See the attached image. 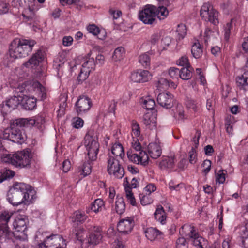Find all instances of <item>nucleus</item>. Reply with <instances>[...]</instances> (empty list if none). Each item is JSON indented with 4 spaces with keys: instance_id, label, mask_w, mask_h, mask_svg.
<instances>
[{
    "instance_id": "obj_3",
    "label": "nucleus",
    "mask_w": 248,
    "mask_h": 248,
    "mask_svg": "<svg viewBox=\"0 0 248 248\" xmlns=\"http://www.w3.org/2000/svg\"><path fill=\"white\" fill-rule=\"evenodd\" d=\"M35 43V41L33 40H21L18 38L14 39L12 42L9 48L10 57L17 59L27 56L31 51L32 47Z\"/></svg>"
},
{
    "instance_id": "obj_60",
    "label": "nucleus",
    "mask_w": 248,
    "mask_h": 248,
    "mask_svg": "<svg viewBox=\"0 0 248 248\" xmlns=\"http://www.w3.org/2000/svg\"><path fill=\"white\" fill-rule=\"evenodd\" d=\"M232 29V22L227 23L224 26V36L226 40H228L230 37V34L231 29Z\"/></svg>"
},
{
    "instance_id": "obj_6",
    "label": "nucleus",
    "mask_w": 248,
    "mask_h": 248,
    "mask_svg": "<svg viewBox=\"0 0 248 248\" xmlns=\"http://www.w3.org/2000/svg\"><path fill=\"white\" fill-rule=\"evenodd\" d=\"M200 15L202 19L209 21L215 25L218 24V13L209 3H204L201 7Z\"/></svg>"
},
{
    "instance_id": "obj_10",
    "label": "nucleus",
    "mask_w": 248,
    "mask_h": 248,
    "mask_svg": "<svg viewBox=\"0 0 248 248\" xmlns=\"http://www.w3.org/2000/svg\"><path fill=\"white\" fill-rule=\"evenodd\" d=\"M156 7L152 5H146L140 11L139 18L144 24H152L155 19L156 16Z\"/></svg>"
},
{
    "instance_id": "obj_56",
    "label": "nucleus",
    "mask_w": 248,
    "mask_h": 248,
    "mask_svg": "<svg viewBox=\"0 0 248 248\" xmlns=\"http://www.w3.org/2000/svg\"><path fill=\"white\" fill-rule=\"evenodd\" d=\"M177 62L178 65L183 66L184 67H190V66L188 57L186 56H182L181 58L179 59V60L177 61Z\"/></svg>"
},
{
    "instance_id": "obj_4",
    "label": "nucleus",
    "mask_w": 248,
    "mask_h": 248,
    "mask_svg": "<svg viewBox=\"0 0 248 248\" xmlns=\"http://www.w3.org/2000/svg\"><path fill=\"white\" fill-rule=\"evenodd\" d=\"M179 232L181 235L186 236V239L194 246L199 248H204L203 245L205 243L204 239L199 235L193 226L185 224L181 228Z\"/></svg>"
},
{
    "instance_id": "obj_45",
    "label": "nucleus",
    "mask_w": 248,
    "mask_h": 248,
    "mask_svg": "<svg viewBox=\"0 0 248 248\" xmlns=\"http://www.w3.org/2000/svg\"><path fill=\"white\" fill-rule=\"evenodd\" d=\"M24 119H26L30 122L27 123V127L32 126L35 124V123L42 124L45 122L44 118L42 116H37L34 119L28 118H24Z\"/></svg>"
},
{
    "instance_id": "obj_37",
    "label": "nucleus",
    "mask_w": 248,
    "mask_h": 248,
    "mask_svg": "<svg viewBox=\"0 0 248 248\" xmlns=\"http://www.w3.org/2000/svg\"><path fill=\"white\" fill-rule=\"evenodd\" d=\"M72 234L75 236V238L78 241L82 242L84 239V231L82 228L77 226L72 230Z\"/></svg>"
},
{
    "instance_id": "obj_34",
    "label": "nucleus",
    "mask_w": 248,
    "mask_h": 248,
    "mask_svg": "<svg viewBox=\"0 0 248 248\" xmlns=\"http://www.w3.org/2000/svg\"><path fill=\"white\" fill-rule=\"evenodd\" d=\"M115 209L118 214H123L125 209V204L122 197L117 196L115 202Z\"/></svg>"
},
{
    "instance_id": "obj_47",
    "label": "nucleus",
    "mask_w": 248,
    "mask_h": 248,
    "mask_svg": "<svg viewBox=\"0 0 248 248\" xmlns=\"http://www.w3.org/2000/svg\"><path fill=\"white\" fill-rule=\"evenodd\" d=\"M34 13L30 7L25 9L22 13V16L26 21H31L34 17Z\"/></svg>"
},
{
    "instance_id": "obj_31",
    "label": "nucleus",
    "mask_w": 248,
    "mask_h": 248,
    "mask_svg": "<svg viewBox=\"0 0 248 248\" xmlns=\"http://www.w3.org/2000/svg\"><path fill=\"white\" fill-rule=\"evenodd\" d=\"M146 237L148 239L153 241L158 236L161 235L162 232L155 228H148L145 232Z\"/></svg>"
},
{
    "instance_id": "obj_13",
    "label": "nucleus",
    "mask_w": 248,
    "mask_h": 248,
    "mask_svg": "<svg viewBox=\"0 0 248 248\" xmlns=\"http://www.w3.org/2000/svg\"><path fill=\"white\" fill-rule=\"evenodd\" d=\"M127 155L128 159L134 163L146 166L148 163L149 156L145 151L140 152L139 155L127 152Z\"/></svg>"
},
{
    "instance_id": "obj_64",
    "label": "nucleus",
    "mask_w": 248,
    "mask_h": 248,
    "mask_svg": "<svg viewBox=\"0 0 248 248\" xmlns=\"http://www.w3.org/2000/svg\"><path fill=\"white\" fill-rule=\"evenodd\" d=\"M8 10V6L7 3L0 2V15L7 13Z\"/></svg>"
},
{
    "instance_id": "obj_26",
    "label": "nucleus",
    "mask_w": 248,
    "mask_h": 248,
    "mask_svg": "<svg viewBox=\"0 0 248 248\" xmlns=\"http://www.w3.org/2000/svg\"><path fill=\"white\" fill-rule=\"evenodd\" d=\"M236 83L240 89L248 90V71L236 78Z\"/></svg>"
},
{
    "instance_id": "obj_20",
    "label": "nucleus",
    "mask_w": 248,
    "mask_h": 248,
    "mask_svg": "<svg viewBox=\"0 0 248 248\" xmlns=\"http://www.w3.org/2000/svg\"><path fill=\"white\" fill-rule=\"evenodd\" d=\"M142 122L147 129L155 130L156 128V118L151 113H148L144 115Z\"/></svg>"
},
{
    "instance_id": "obj_49",
    "label": "nucleus",
    "mask_w": 248,
    "mask_h": 248,
    "mask_svg": "<svg viewBox=\"0 0 248 248\" xmlns=\"http://www.w3.org/2000/svg\"><path fill=\"white\" fill-rule=\"evenodd\" d=\"M125 193L128 202L132 205L135 206L136 204V200L129 186L125 187Z\"/></svg>"
},
{
    "instance_id": "obj_33",
    "label": "nucleus",
    "mask_w": 248,
    "mask_h": 248,
    "mask_svg": "<svg viewBox=\"0 0 248 248\" xmlns=\"http://www.w3.org/2000/svg\"><path fill=\"white\" fill-rule=\"evenodd\" d=\"M192 68L190 66L184 67L180 70V78L183 80H188L190 79L192 76Z\"/></svg>"
},
{
    "instance_id": "obj_23",
    "label": "nucleus",
    "mask_w": 248,
    "mask_h": 248,
    "mask_svg": "<svg viewBox=\"0 0 248 248\" xmlns=\"http://www.w3.org/2000/svg\"><path fill=\"white\" fill-rule=\"evenodd\" d=\"M148 153L151 157L156 159L161 155L162 150L160 146L157 143H151L148 146Z\"/></svg>"
},
{
    "instance_id": "obj_15",
    "label": "nucleus",
    "mask_w": 248,
    "mask_h": 248,
    "mask_svg": "<svg viewBox=\"0 0 248 248\" xmlns=\"http://www.w3.org/2000/svg\"><path fill=\"white\" fill-rule=\"evenodd\" d=\"M134 225V221L132 218L127 217L126 219L121 220L117 225V230L124 234L131 232Z\"/></svg>"
},
{
    "instance_id": "obj_32",
    "label": "nucleus",
    "mask_w": 248,
    "mask_h": 248,
    "mask_svg": "<svg viewBox=\"0 0 248 248\" xmlns=\"http://www.w3.org/2000/svg\"><path fill=\"white\" fill-rule=\"evenodd\" d=\"M111 153L114 156V157H120L121 158L124 156V150L120 143H116L114 144L111 148Z\"/></svg>"
},
{
    "instance_id": "obj_35",
    "label": "nucleus",
    "mask_w": 248,
    "mask_h": 248,
    "mask_svg": "<svg viewBox=\"0 0 248 248\" xmlns=\"http://www.w3.org/2000/svg\"><path fill=\"white\" fill-rule=\"evenodd\" d=\"M15 173L14 171L4 169L0 171V183L5 180L12 178L14 176Z\"/></svg>"
},
{
    "instance_id": "obj_42",
    "label": "nucleus",
    "mask_w": 248,
    "mask_h": 248,
    "mask_svg": "<svg viewBox=\"0 0 248 248\" xmlns=\"http://www.w3.org/2000/svg\"><path fill=\"white\" fill-rule=\"evenodd\" d=\"M185 104L187 108L192 109L194 111L197 110L198 103L196 100L190 97H186Z\"/></svg>"
},
{
    "instance_id": "obj_19",
    "label": "nucleus",
    "mask_w": 248,
    "mask_h": 248,
    "mask_svg": "<svg viewBox=\"0 0 248 248\" xmlns=\"http://www.w3.org/2000/svg\"><path fill=\"white\" fill-rule=\"evenodd\" d=\"M236 231L242 239L243 245L247 248L248 243V222L238 226L236 228Z\"/></svg>"
},
{
    "instance_id": "obj_5",
    "label": "nucleus",
    "mask_w": 248,
    "mask_h": 248,
    "mask_svg": "<svg viewBox=\"0 0 248 248\" xmlns=\"http://www.w3.org/2000/svg\"><path fill=\"white\" fill-rule=\"evenodd\" d=\"M12 213L8 211L0 213V237L1 239H12L14 237V233L8 226Z\"/></svg>"
},
{
    "instance_id": "obj_55",
    "label": "nucleus",
    "mask_w": 248,
    "mask_h": 248,
    "mask_svg": "<svg viewBox=\"0 0 248 248\" xmlns=\"http://www.w3.org/2000/svg\"><path fill=\"white\" fill-rule=\"evenodd\" d=\"M83 124V120L79 117L74 118L72 119V125L75 128L78 129L82 127Z\"/></svg>"
},
{
    "instance_id": "obj_54",
    "label": "nucleus",
    "mask_w": 248,
    "mask_h": 248,
    "mask_svg": "<svg viewBox=\"0 0 248 248\" xmlns=\"http://www.w3.org/2000/svg\"><path fill=\"white\" fill-rule=\"evenodd\" d=\"M180 70L177 68L171 67L169 70V74L173 79H177L180 77Z\"/></svg>"
},
{
    "instance_id": "obj_27",
    "label": "nucleus",
    "mask_w": 248,
    "mask_h": 248,
    "mask_svg": "<svg viewBox=\"0 0 248 248\" xmlns=\"http://www.w3.org/2000/svg\"><path fill=\"white\" fill-rule=\"evenodd\" d=\"M87 31L93 34L95 36L100 35L98 36L99 39L103 40L105 38V32L103 31L100 30L98 27H97L94 24L89 25L87 27Z\"/></svg>"
},
{
    "instance_id": "obj_58",
    "label": "nucleus",
    "mask_w": 248,
    "mask_h": 248,
    "mask_svg": "<svg viewBox=\"0 0 248 248\" xmlns=\"http://www.w3.org/2000/svg\"><path fill=\"white\" fill-rule=\"evenodd\" d=\"M196 151L195 148L192 147L189 152V162L192 164H195L197 159Z\"/></svg>"
},
{
    "instance_id": "obj_61",
    "label": "nucleus",
    "mask_w": 248,
    "mask_h": 248,
    "mask_svg": "<svg viewBox=\"0 0 248 248\" xmlns=\"http://www.w3.org/2000/svg\"><path fill=\"white\" fill-rule=\"evenodd\" d=\"M176 114L178 120H182L184 119V111L181 105H178L176 108Z\"/></svg>"
},
{
    "instance_id": "obj_44",
    "label": "nucleus",
    "mask_w": 248,
    "mask_h": 248,
    "mask_svg": "<svg viewBox=\"0 0 248 248\" xmlns=\"http://www.w3.org/2000/svg\"><path fill=\"white\" fill-rule=\"evenodd\" d=\"M139 197L141 204L143 206L150 204L153 202V199L150 195L148 194L147 193H146V194L141 193L139 195Z\"/></svg>"
},
{
    "instance_id": "obj_59",
    "label": "nucleus",
    "mask_w": 248,
    "mask_h": 248,
    "mask_svg": "<svg viewBox=\"0 0 248 248\" xmlns=\"http://www.w3.org/2000/svg\"><path fill=\"white\" fill-rule=\"evenodd\" d=\"M211 161L208 159L205 160L202 164V166L204 167L202 171L205 173V175H206L211 170Z\"/></svg>"
},
{
    "instance_id": "obj_40",
    "label": "nucleus",
    "mask_w": 248,
    "mask_h": 248,
    "mask_svg": "<svg viewBox=\"0 0 248 248\" xmlns=\"http://www.w3.org/2000/svg\"><path fill=\"white\" fill-rule=\"evenodd\" d=\"M124 54V48L122 46L118 47L114 50L112 55V59L115 61H120L123 59Z\"/></svg>"
},
{
    "instance_id": "obj_16",
    "label": "nucleus",
    "mask_w": 248,
    "mask_h": 248,
    "mask_svg": "<svg viewBox=\"0 0 248 248\" xmlns=\"http://www.w3.org/2000/svg\"><path fill=\"white\" fill-rule=\"evenodd\" d=\"M151 74L147 70H139L131 73L130 79L134 82H147L151 78Z\"/></svg>"
},
{
    "instance_id": "obj_50",
    "label": "nucleus",
    "mask_w": 248,
    "mask_h": 248,
    "mask_svg": "<svg viewBox=\"0 0 248 248\" xmlns=\"http://www.w3.org/2000/svg\"><path fill=\"white\" fill-rule=\"evenodd\" d=\"M89 74V72L81 68L80 73L79 74L78 76V77L77 81L78 84H81L83 82V81H84L87 78Z\"/></svg>"
},
{
    "instance_id": "obj_63",
    "label": "nucleus",
    "mask_w": 248,
    "mask_h": 248,
    "mask_svg": "<svg viewBox=\"0 0 248 248\" xmlns=\"http://www.w3.org/2000/svg\"><path fill=\"white\" fill-rule=\"evenodd\" d=\"M200 136H201V132L197 130L196 132L195 136L193 138V142H194V145H195V147L194 148H195V149H196V148H197L198 147V146L199 145V140Z\"/></svg>"
},
{
    "instance_id": "obj_17",
    "label": "nucleus",
    "mask_w": 248,
    "mask_h": 248,
    "mask_svg": "<svg viewBox=\"0 0 248 248\" xmlns=\"http://www.w3.org/2000/svg\"><path fill=\"white\" fill-rule=\"evenodd\" d=\"M20 103L19 97L14 96L6 101L5 105H3L1 108V112L6 114L12 110L16 109Z\"/></svg>"
},
{
    "instance_id": "obj_2",
    "label": "nucleus",
    "mask_w": 248,
    "mask_h": 248,
    "mask_svg": "<svg viewBox=\"0 0 248 248\" xmlns=\"http://www.w3.org/2000/svg\"><path fill=\"white\" fill-rule=\"evenodd\" d=\"M28 121L24 118H18L10 122V130L6 129L3 131V138L15 143L22 144L25 140L26 136L23 133L22 127H27Z\"/></svg>"
},
{
    "instance_id": "obj_46",
    "label": "nucleus",
    "mask_w": 248,
    "mask_h": 248,
    "mask_svg": "<svg viewBox=\"0 0 248 248\" xmlns=\"http://www.w3.org/2000/svg\"><path fill=\"white\" fill-rule=\"evenodd\" d=\"M176 31L178 33V38L179 40L183 39L186 34V28L183 24H179L177 26Z\"/></svg>"
},
{
    "instance_id": "obj_52",
    "label": "nucleus",
    "mask_w": 248,
    "mask_h": 248,
    "mask_svg": "<svg viewBox=\"0 0 248 248\" xmlns=\"http://www.w3.org/2000/svg\"><path fill=\"white\" fill-rule=\"evenodd\" d=\"M131 128L133 134L139 137L140 134V125L135 120H132L131 122Z\"/></svg>"
},
{
    "instance_id": "obj_41",
    "label": "nucleus",
    "mask_w": 248,
    "mask_h": 248,
    "mask_svg": "<svg viewBox=\"0 0 248 248\" xmlns=\"http://www.w3.org/2000/svg\"><path fill=\"white\" fill-rule=\"evenodd\" d=\"M104 201L100 199H97L93 202L91 205V210L95 213L99 212L100 209L104 205Z\"/></svg>"
},
{
    "instance_id": "obj_29",
    "label": "nucleus",
    "mask_w": 248,
    "mask_h": 248,
    "mask_svg": "<svg viewBox=\"0 0 248 248\" xmlns=\"http://www.w3.org/2000/svg\"><path fill=\"white\" fill-rule=\"evenodd\" d=\"M169 7L162 4V5L159 6L158 8L156 7V16L160 20L164 19L166 18L168 16L169 10L171 11L172 10V7L170 9L167 8Z\"/></svg>"
},
{
    "instance_id": "obj_7",
    "label": "nucleus",
    "mask_w": 248,
    "mask_h": 248,
    "mask_svg": "<svg viewBox=\"0 0 248 248\" xmlns=\"http://www.w3.org/2000/svg\"><path fill=\"white\" fill-rule=\"evenodd\" d=\"M85 145L87 151V155L90 161H95L99 148V144L96 137L86 136L85 137Z\"/></svg>"
},
{
    "instance_id": "obj_21",
    "label": "nucleus",
    "mask_w": 248,
    "mask_h": 248,
    "mask_svg": "<svg viewBox=\"0 0 248 248\" xmlns=\"http://www.w3.org/2000/svg\"><path fill=\"white\" fill-rule=\"evenodd\" d=\"M28 219L24 216L17 217L13 222V226L17 232H24L27 229Z\"/></svg>"
},
{
    "instance_id": "obj_51",
    "label": "nucleus",
    "mask_w": 248,
    "mask_h": 248,
    "mask_svg": "<svg viewBox=\"0 0 248 248\" xmlns=\"http://www.w3.org/2000/svg\"><path fill=\"white\" fill-rule=\"evenodd\" d=\"M75 222L83 223L85 221L87 218V216L84 213H81L80 211H76L74 213Z\"/></svg>"
},
{
    "instance_id": "obj_8",
    "label": "nucleus",
    "mask_w": 248,
    "mask_h": 248,
    "mask_svg": "<svg viewBox=\"0 0 248 248\" xmlns=\"http://www.w3.org/2000/svg\"><path fill=\"white\" fill-rule=\"evenodd\" d=\"M107 171L110 175L121 179L124 174V169L121 167L119 161L115 157L109 155L108 158Z\"/></svg>"
},
{
    "instance_id": "obj_25",
    "label": "nucleus",
    "mask_w": 248,
    "mask_h": 248,
    "mask_svg": "<svg viewBox=\"0 0 248 248\" xmlns=\"http://www.w3.org/2000/svg\"><path fill=\"white\" fill-rule=\"evenodd\" d=\"M175 156H165L159 163V166L161 169H172L174 166Z\"/></svg>"
},
{
    "instance_id": "obj_24",
    "label": "nucleus",
    "mask_w": 248,
    "mask_h": 248,
    "mask_svg": "<svg viewBox=\"0 0 248 248\" xmlns=\"http://www.w3.org/2000/svg\"><path fill=\"white\" fill-rule=\"evenodd\" d=\"M94 233H91L88 238V242L90 245H95L98 244L102 239V235L98 227H94Z\"/></svg>"
},
{
    "instance_id": "obj_22",
    "label": "nucleus",
    "mask_w": 248,
    "mask_h": 248,
    "mask_svg": "<svg viewBox=\"0 0 248 248\" xmlns=\"http://www.w3.org/2000/svg\"><path fill=\"white\" fill-rule=\"evenodd\" d=\"M21 104L25 109L32 110L36 107V99L34 97L24 95L21 100Z\"/></svg>"
},
{
    "instance_id": "obj_62",
    "label": "nucleus",
    "mask_w": 248,
    "mask_h": 248,
    "mask_svg": "<svg viewBox=\"0 0 248 248\" xmlns=\"http://www.w3.org/2000/svg\"><path fill=\"white\" fill-rule=\"evenodd\" d=\"M155 190L156 186L153 184H148L144 188V191L149 195H151V193L155 191Z\"/></svg>"
},
{
    "instance_id": "obj_48",
    "label": "nucleus",
    "mask_w": 248,
    "mask_h": 248,
    "mask_svg": "<svg viewBox=\"0 0 248 248\" xmlns=\"http://www.w3.org/2000/svg\"><path fill=\"white\" fill-rule=\"evenodd\" d=\"M143 107L146 109L152 110L155 106V101L149 98H145L143 100Z\"/></svg>"
},
{
    "instance_id": "obj_12",
    "label": "nucleus",
    "mask_w": 248,
    "mask_h": 248,
    "mask_svg": "<svg viewBox=\"0 0 248 248\" xmlns=\"http://www.w3.org/2000/svg\"><path fill=\"white\" fill-rule=\"evenodd\" d=\"M91 106L92 102L89 97L85 96L80 97L76 103L77 113L82 115L90 109Z\"/></svg>"
},
{
    "instance_id": "obj_53",
    "label": "nucleus",
    "mask_w": 248,
    "mask_h": 248,
    "mask_svg": "<svg viewBox=\"0 0 248 248\" xmlns=\"http://www.w3.org/2000/svg\"><path fill=\"white\" fill-rule=\"evenodd\" d=\"M15 154H4L1 157V161L5 163H11L14 165V160H15Z\"/></svg>"
},
{
    "instance_id": "obj_30",
    "label": "nucleus",
    "mask_w": 248,
    "mask_h": 248,
    "mask_svg": "<svg viewBox=\"0 0 248 248\" xmlns=\"http://www.w3.org/2000/svg\"><path fill=\"white\" fill-rule=\"evenodd\" d=\"M191 52L192 56L195 59H199L202 57L203 53L202 48L198 41L192 45Z\"/></svg>"
},
{
    "instance_id": "obj_28",
    "label": "nucleus",
    "mask_w": 248,
    "mask_h": 248,
    "mask_svg": "<svg viewBox=\"0 0 248 248\" xmlns=\"http://www.w3.org/2000/svg\"><path fill=\"white\" fill-rule=\"evenodd\" d=\"M154 217L157 221L160 222L162 224H164L166 223V215L163 207L161 206H158L155 213Z\"/></svg>"
},
{
    "instance_id": "obj_39",
    "label": "nucleus",
    "mask_w": 248,
    "mask_h": 248,
    "mask_svg": "<svg viewBox=\"0 0 248 248\" xmlns=\"http://www.w3.org/2000/svg\"><path fill=\"white\" fill-rule=\"evenodd\" d=\"M139 62L145 68L149 67L151 62L150 57L147 53L141 54L139 57Z\"/></svg>"
},
{
    "instance_id": "obj_57",
    "label": "nucleus",
    "mask_w": 248,
    "mask_h": 248,
    "mask_svg": "<svg viewBox=\"0 0 248 248\" xmlns=\"http://www.w3.org/2000/svg\"><path fill=\"white\" fill-rule=\"evenodd\" d=\"M225 170H220L218 171L217 176H216V181L219 184H223L225 181Z\"/></svg>"
},
{
    "instance_id": "obj_9",
    "label": "nucleus",
    "mask_w": 248,
    "mask_h": 248,
    "mask_svg": "<svg viewBox=\"0 0 248 248\" xmlns=\"http://www.w3.org/2000/svg\"><path fill=\"white\" fill-rule=\"evenodd\" d=\"M32 158L30 152L23 150L15 153L14 165L16 167L25 168L30 166Z\"/></svg>"
},
{
    "instance_id": "obj_38",
    "label": "nucleus",
    "mask_w": 248,
    "mask_h": 248,
    "mask_svg": "<svg viewBox=\"0 0 248 248\" xmlns=\"http://www.w3.org/2000/svg\"><path fill=\"white\" fill-rule=\"evenodd\" d=\"M35 91L38 94L42 100L46 98V90L44 87H43L40 83L37 82L34 84Z\"/></svg>"
},
{
    "instance_id": "obj_36",
    "label": "nucleus",
    "mask_w": 248,
    "mask_h": 248,
    "mask_svg": "<svg viewBox=\"0 0 248 248\" xmlns=\"http://www.w3.org/2000/svg\"><path fill=\"white\" fill-rule=\"evenodd\" d=\"M95 66V63L93 58H89L86 59L82 65V68L90 73L92 70H94Z\"/></svg>"
},
{
    "instance_id": "obj_1",
    "label": "nucleus",
    "mask_w": 248,
    "mask_h": 248,
    "mask_svg": "<svg viewBox=\"0 0 248 248\" xmlns=\"http://www.w3.org/2000/svg\"><path fill=\"white\" fill-rule=\"evenodd\" d=\"M35 195L36 192L31 186L23 183H16L10 188L7 199L14 206L29 204L35 199Z\"/></svg>"
},
{
    "instance_id": "obj_18",
    "label": "nucleus",
    "mask_w": 248,
    "mask_h": 248,
    "mask_svg": "<svg viewBox=\"0 0 248 248\" xmlns=\"http://www.w3.org/2000/svg\"><path fill=\"white\" fill-rule=\"evenodd\" d=\"M45 59V52L43 50H38L37 52L34 54L32 57L25 63V66L29 67L36 66L40 62H42Z\"/></svg>"
},
{
    "instance_id": "obj_11",
    "label": "nucleus",
    "mask_w": 248,
    "mask_h": 248,
    "mask_svg": "<svg viewBox=\"0 0 248 248\" xmlns=\"http://www.w3.org/2000/svg\"><path fill=\"white\" fill-rule=\"evenodd\" d=\"M47 248H66L65 240L60 235L52 234L46 238L43 243Z\"/></svg>"
},
{
    "instance_id": "obj_43",
    "label": "nucleus",
    "mask_w": 248,
    "mask_h": 248,
    "mask_svg": "<svg viewBox=\"0 0 248 248\" xmlns=\"http://www.w3.org/2000/svg\"><path fill=\"white\" fill-rule=\"evenodd\" d=\"M91 162L89 160L87 162L84 163L81 167L80 171H82L81 174L83 175V177H85L91 173L92 169Z\"/></svg>"
},
{
    "instance_id": "obj_14",
    "label": "nucleus",
    "mask_w": 248,
    "mask_h": 248,
    "mask_svg": "<svg viewBox=\"0 0 248 248\" xmlns=\"http://www.w3.org/2000/svg\"><path fill=\"white\" fill-rule=\"evenodd\" d=\"M157 101L161 106L169 109L173 105V96L170 92L161 93L157 96Z\"/></svg>"
}]
</instances>
